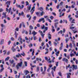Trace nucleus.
Here are the masks:
<instances>
[{"label":"nucleus","mask_w":78,"mask_h":78,"mask_svg":"<svg viewBox=\"0 0 78 78\" xmlns=\"http://www.w3.org/2000/svg\"><path fill=\"white\" fill-rule=\"evenodd\" d=\"M62 11L63 12H65L66 11V9H63L62 11H61V10L60 9H59V12H60V14H59V17H61L62 16H64V13H62V14H61V13H62Z\"/></svg>","instance_id":"obj_1"},{"label":"nucleus","mask_w":78,"mask_h":78,"mask_svg":"<svg viewBox=\"0 0 78 78\" xmlns=\"http://www.w3.org/2000/svg\"><path fill=\"white\" fill-rule=\"evenodd\" d=\"M23 64V62L22 61H21L20 63H18L17 64L16 66V67L17 70H18L19 69V67H21L22 66Z\"/></svg>","instance_id":"obj_2"},{"label":"nucleus","mask_w":78,"mask_h":78,"mask_svg":"<svg viewBox=\"0 0 78 78\" xmlns=\"http://www.w3.org/2000/svg\"><path fill=\"white\" fill-rule=\"evenodd\" d=\"M41 29L42 30L44 29V30H43V33H45V31L48 30V27H45L44 25H43V27H41Z\"/></svg>","instance_id":"obj_3"},{"label":"nucleus","mask_w":78,"mask_h":78,"mask_svg":"<svg viewBox=\"0 0 78 78\" xmlns=\"http://www.w3.org/2000/svg\"><path fill=\"white\" fill-rule=\"evenodd\" d=\"M16 6L17 8H19L21 9H23V8H24V5H22V6L21 7L20 5H18V4H16Z\"/></svg>","instance_id":"obj_4"},{"label":"nucleus","mask_w":78,"mask_h":78,"mask_svg":"<svg viewBox=\"0 0 78 78\" xmlns=\"http://www.w3.org/2000/svg\"><path fill=\"white\" fill-rule=\"evenodd\" d=\"M35 9V7L34 6L32 8V9L30 11V12H31V14L32 15L33 14V13H34V12L35 10L34 9Z\"/></svg>","instance_id":"obj_5"},{"label":"nucleus","mask_w":78,"mask_h":78,"mask_svg":"<svg viewBox=\"0 0 78 78\" xmlns=\"http://www.w3.org/2000/svg\"><path fill=\"white\" fill-rule=\"evenodd\" d=\"M29 28L30 30H29V34L30 35H31V30H33V27L32 26L30 25L29 26Z\"/></svg>","instance_id":"obj_6"},{"label":"nucleus","mask_w":78,"mask_h":78,"mask_svg":"<svg viewBox=\"0 0 78 78\" xmlns=\"http://www.w3.org/2000/svg\"><path fill=\"white\" fill-rule=\"evenodd\" d=\"M39 32L41 33V34L42 37H43V38L44 39V36H45V34H43V32H42V31H41V30H39Z\"/></svg>","instance_id":"obj_7"},{"label":"nucleus","mask_w":78,"mask_h":78,"mask_svg":"<svg viewBox=\"0 0 78 78\" xmlns=\"http://www.w3.org/2000/svg\"><path fill=\"white\" fill-rule=\"evenodd\" d=\"M41 21H43V23H45V19L44 18H41L38 21V22H41Z\"/></svg>","instance_id":"obj_8"},{"label":"nucleus","mask_w":78,"mask_h":78,"mask_svg":"<svg viewBox=\"0 0 78 78\" xmlns=\"http://www.w3.org/2000/svg\"><path fill=\"white\" fill-rule=\"evenodd\" d=\"M11 49L12 50V51L13 52H15V51H16V49L14 48V46H12Z\"/></svg>","instance_id":"obj_9"},{"label":"nucleus","mask_w":78,"mask_h":78,"mask_svg":"<svg viewBox=\"0 0 78 78\" xmlns=\"http://www.w3.org/2000/svg\"><path fill=\"white\" fill-rule=\"evenodd\" d=\"M2 15L3 16H3L2 17V19H3V18L4 17H5V18H6V13L5 12H3L2 13Z\"/></svg>","instance_id":"obj_10"},{"label":"nucleus","mask_w":78,"mask_h":78,"mask_svg":"<svg viewBox=\"0 0 78 78\" xmlns=\"http://www.w3.org/2000/svg\"><path fill=\"white\" fill-rule=\"evenodd\" d=\"M73 67L74 69H75V70H76V69H78V68L77 67V65H73Z\"/></svg>","instance_id":"obj_11"},{"label":"nucleus","mask_w":78,"mask_h":78,"mask_svg":"<svg viewBox=\"0 0 78 78\" xmlns=\"http://www.w3.org/2000/svg\"><path fill=\"white\" fill-rule=\"evenodd\" d=\"M62 47H63V43H62L60 45V47L59 48L60 50H62Z\"/></svg>","instance_id":"obj_12"},{"label":"nucleus","mask_w":78,"mask_h":78,"mask_svg":"<svg viewBox=\"0 0 78 78\" xmlns=\"http://www.w3.org/2000/svg\"><path fill=\"white\" fill-rule=\"evenodd\" d=\"M75 28V27H70L69 28V29H70V30H72L74 32V30H73V29H74V28H75V30L76 29Z\"/></svg>","instance_id":"obj_13"},{"label":"nucleus","mask_w":78,"mask_h":78,"mask_svg":"<svg viewBox=\"0 0 78 78\" xmlns=\"http://www.w3.org/2000/svg\"><path fill=\"white\" fill-rule=\"evenodd\" d=\"M40 16H42L45 14V12L44 11H42V12L40 13Z\"/></svg>","instance_id":"obj_14"},{"label":"nucleus","mask_w":78,"mask_h":78,"mask_svg":"<svg viewBox=\"0 0 78 78\" xmlns=\"http://www.w3.org/2000/svg\"><path fill=\"white\" fill-rule=\"evenodd\" d=\"M6 5H10V3H11V1H8L5 2Z\"/></svg>","instance_id":"obj_15"},{"label":"nucleus","mask_w":78,"mask_h":78,"mask_svg":"<svg viewBox=\"0 0 78 78\" xmlns=\"http://www.w3.org/2000/svg\"><path fill=\"white\" fill-rule=\"evenodd\" d=\"M48 39L49 40L51 39V35L50 34V33H49L48 34Z\"/></svg>","instance_id":"obj_16"},{"label":"nucleus","mask_w":78,"mask_h":78,"mask_svg":"<svg viewBox=\"0 0 78 78\" xmlns=\"http://www.w3.org/2000/svg\"><path fill=\"white\" fill-rule=\"evenodd\" d=\"M19 16H24V13L23 12H22L21 13H19Z\"/></svg>","instance_id":"obj_17"},{"label":"nucleus","mask_w":78,"mask_h":78,"mask_svg":"<svg viewBox=\"0 0 78 78\" xmlns=\"http://www.w3.org/2000/svg\"><path fill=\"white\" fill-rule=\"evenodd\" d=\"M27 8L28 10H30L31 9V5H28Z\"/></svg>","instance_id":"obj_18"},{"label":"nucleus","mask_w":78,"mask_h":78,"mask_svg":"<svg viewBox=\"0 0 78 78\" xmlns=\"http://www.w3.org/2000/svg\"><path fill=\"white\" fill-rule=\"evenodd\" d=\"M9 61L11 64H13V63H14V60H9Z\"/></svg>","instance_id":"obj_19"},{"label":"nucleus","mask_w":78,"mask_h":78,"mask_svg":"<svg viewBox=\"0 0 78 78\" xmlns=\"http://www.w3.org/2000/svg\"><path fill=\"white\" fill-rule=\"evenodd\" d=\"M24 72L25 73H26L25 75H27L28 73H29V71H28V70H25Z\"/></svg>","instance_id":"obj_20"},{"label":"nucleus","mask_w":78,"mask_h":78,"mask_svg":"<svg viewBox=\"0 0 78 78\" xmlns=\"http://www.w3.org/2000/svg\"><path fill=\"white\" fill-rule=\"evenodd\" d=\"M58 22L55 23L54 24L55 27V28H57V27H58Z\"/></svg>","instance_id":"obj_21"},{"label":"nucleus","mask_w":78,"mask_h":78,"mask_svg":"<svg viewBox=\"0 0 78 78\" xmlns=\"http://www.w3.org/2000/svg\"><path fill=\"white\" fill-rule=\"evenodd\" d=\"M37 32H35V31L34 30L32 33V34H33V35H34H34H36V34H37Z\"/></svg>","instance_id":"obj_22"},{"label":"nucleus","mask_w":78,"mask_h":78,"mask_svg":"<svg viewBox=\"0 0 78 78\" xmlns=\"http://www.w3.org/2000/svg\"><path fill=\"white\" fill-rule=\"evenodd\" d=\"M52 33H53L55 31V29H54V27H53V26H52Z\"/></svg>","instance_id":"obj_23"},{"label":"nucleus","mask_w":78,"mask_h":78,"mask_svg":"<svg viewBox=\"0 0 78 78\" xmlns=\"http://www.w3.org/2000/svg\"><path fill=\"white\" fill-rule=\"evenodd\" d=\"M20 73H19V75L18 76L17 75H15V78H20Z\"/></svg>","instance_id":"obj_24"},{"label":"nucleus","mask_w":78,"mask_h":78,"mask_svg":"<svg viewBox=\"0 0 78 78\" xmlns=\"http://www.w3.org/2000/svg\"><path fill=\"white\" fill-rule=\"evenodd\" d=\"M4 42V39H2L1 40V43H0V45H2L3 44Z\"/></svg>","instance_id":"obj_25"},{"label":"nucleus","mask_w":78,"mask_h":78,"mask_svg":"<svg viewBox=\"0 0 78 78\" xmlns=\"http://www.w3.org/2000/svg\"><path fill=\"white\" fill-rule=\"evenodd\" d=\"M39 70H40L39 67V66H37L36 68L37 72H38L39 71Z\"/></svg>","instance_id":"obj_26"},{"label":"nucleus","mask_w":78,"mask_h":78,"mask_svg":"<svg viewBox=\"0 0 78 78\" xmlns=\"http://www.w3.org/2000/svg\"><path fill=\"white\" fill-rule=\"evenodd\" d=\"M39 10L40 11H43L44 10V8L42 7H41L39 8Z\"/></svg>","instance_id":"obj_27"},{"label":"nucleus","mask_w":78,"mask_h":78,"mask_svg":"<svg viewBox=\"0 0 78 78\" xmlns=\"http://www.w3.org/2000/svg\"><path fill=\"white\" fill-rule=\"evenodd\" d=\"M10 58V57H8L5 59V61H8V60H9V59Z\"/></svg>","instance_id":"obj_28"},{"label":"nucleus","mask_w":78,"mask_h":78,"mask_svg":"<svg viewBox=\"0 0 78 78\" xmlns=\"http://www.w3.org/2000/svg\"><path fill=\"white\" fill-rule=\"evenodd\" d=\"M36 60H37V61H38L39 60V61H42V60L41 59V58H36Z\"/></svg>","instance_id":"obj_29"},{"label":"nucleus","mask_w":78,"mask_h":78,"mask_svg":"<svg viewBox=\"0 0 78 78\" xmlns=\"http://www.w3.org/2000/svg\"><path fill=\"white\" fill-rule=\"evenodd\" d=\"M70 56H71V57H72V56H75V54L73 53H71V54H70Z\"/></svg>","instance_id":"obj_30"},{"label":"nucleus","mask_w":78,"mask_h":78,"mask_svg":"<svg viewBox=\"0 0 78 78\" xmlns=\"http://www.w3.org/2000/svg\"><path fill=\"white\" fill-rule=\"evenodd\" d=\"M70 23H75V20L73 19L72 20V22Z\"/></svg>","instance_id":"obj_31"},{"label":"nucleus","mask_w":78,"mask_h":78,"mask_svg":"<svg viewBox=\"0 0 78 78\" xmlns=\"http://www.w3.org/2000/svg\"><path fill=\"white\" fill-rule=\"evenodd\" d=\"M56 66H54V68L53 67L52 68V69L55 72V70H56Z\"/></svg>","instance_id":"obj_32"},{"label":"nucleus","mask_w":78,"mask_h":78,"mask_svg":"<svg viewBox=\"0 0 78 78\" xmlns=\"http://www.w3.org/2000/svg\"><path fill=\"white\" fill-rule=\"evenodd\" d=\"M63 5V2H61L60 3L59 6H62Z\"/></svg>","instance_id":"obj_33"},{"label":"nucleus","mask_w":78,"mask_h":78,"mask_svg":"<svg viewBox=\"0 0 78 78\" xmlns=\"http://www.w3.org/2000/svg\"><path fill=\"white\" fill-rule=\"evenodd\" d=\"M26 6H28V5H29V2H28L26 1Z\"/></svg>","instance_id":"obj_34"},{"label":"nucleus","mask_w":78,"mask_h":78,"mask_svg":"<svg viewBox=\"0 0 78 78\" xmlns=\"http://www.w3.org/2000/svg\"><path fill=\"white\" fill-rule=\"evenodd\" d=\"M34 49H33L32 52V56H34Z\"/></svg>","instance_id":"obj_35"},{"label":"nucleus","mask_w":78,"mask_h":78,"mask_svg":"<svg viewBox=\"0 0 78 78\" xmlns=\"http://www.w3.org/2000/svg\"><path fill=\"white\" fill-rule=\"evenodd\" d=\"M4 70V68H2L1 69H0V73H1V72H2L3 71V70Z\"/></svg>","instance_id":"obj_36"},{"label":"nucleus","mask_w":78,"mask_h":78,"mask_svg":"<svg viewBox=\"0 0 78 78\" xmlns=\"http://www.w3.org/2000/svg\"><path fill=\"white\" fill-rule=\"evenodd\" d=\"M73 46L74 47H76V45H75V42H74V41L73 42Z\"/></svg>","instance_id":"obj_37"},{"label":"nucleus","mask_w":78,"mask_h":78,"mask_svg":"<svg viewBox=\"0 0 78 78\" xmlns=\"http://www.w3.org/2000/svg\"><path fill=\"white\" fill-rule=\"evenodd\" d=\"M24 64L26 67H27V62H24Z\"/></svg>","instance_id":"obj_38"},{"label":"nucleus","mask_w":78,"mask_h":78,"mask_svg":"<svg viewBox=\"0 0 78 78\" xmlns=\"http://www.w3.org/2000/svg\"><path fill=\"white\" fill-rule=\"evenodd\" d=\"M21 55H22L23 56H25V53L24 52H23V54L21 53Z\"/></svg>","instance_id":"obj_39"},{"label":"nucleus","mask_w":78,"mask_h":78,"mask_svg":"<svg viewBox=\"0 0 78 78\" xmlns=\"http://www.w3.org/2000/svg\"><path fill=\"white\" fill-rule=\"evenodd\" d=\"M34 75H35V74H32L31 75V77H33L34 76V78H36V77H35V76H34Z\"/></svg>","instance_id":"obj_40"},{"label":"nucleus","mask_w":78,"mask_h":78,"mask_svg":"<svg viewBox=\"0 0 78 78\" xmlns=\"http://www.w3.org/2000/svg\"><path fill=\"white\" fill-rule=\"evenodd\" d=\"M26 78H30V76L29 74H28L27 76L26 77Z\"/></svg>","instance_id":"obj_41"},{"label":"nucleus","mask_w":78,"mask_h":78,"mask_svg":"<svg viewBox=\"0 0 78 78\" xmlns=\"http://www.w3.org/2000/svg\"><path fill=\"white\" fill-rule=\"evenodd\" d=\"M33 39H34V41H36V39H37V37H36L34 36V37Z\"/></svg>","instance_id":"obj_42"},{"label":"nucleus","mask_w":78,"mask_h":78,"mask_svg":"<svg viewBox=\"0 0 78 78\" xmlns=\"http://www.w3.org/2000/svg\"><path fill=\"white\" fill-rule=\"evenodd\" d=\"M22 26L24 28H25V24H24V23L23 22H22Z\"/></svg>","instance_id":"obj_43"},{"label":"nucleus","mask_w":78,"mask_h":78,"mask_svg":"<svg viewBox=\"0 0 78 78\" xmlns=\"http://www.w3.org/2000/svg\"><path fill=\"white\" fill-rule=\"evenodd\" d=\"M58 54H59V51H58L57 52H56L55 55L57 56H58Z\"/></svg>","instance_id":"obj_44"},{"label":"nucleus","mask_w":78,"mask_h":78,"mask_svg":"<svg viewBox=\"0 0 78 78\" xmlns=\"http://www.w3.org/2000/svg\"><path fill=\"white\" fill-rule=\"evenodd\" d=\"M69 46L70 48H72V47H73L72 44L71 43H70V44H69Z\"/></svg>","instance_id":"obj_45"},{"label":"nucleus","mask_w":78,"mask_h":78,"mask_svg":"<svg viewBox=\"0 0 78 78\" xmlns=\"http://www.w3.org/2000/svg\"><path fill=\"white\" fill-rule=\"evenodd\" d=\"M73 18L72 17L70 18H69V21H70V22H71V21H72V20H73Z\"/></svg>","instance_id":"obj_46"},{"label":"nucleus","mask_w":78,"mask_h":78,"mask_svg":"<svg viewBox=\"0 0 78 78\" xmlns=\"http://www.w3.org/2000/svg\"><path fill=\"white\" fill-rule=\"evenodd\" d=\"M37 27H38V28H39L40 27H41V25H40V24H37Z\"/></svg>","instance_id":"obj_47"},{"label":"nucleus","mask_w":78,"mask_h":78,"mask_svg":"<svg viewBox=\"0 0 78 78\" xmlns=\"http://www.w3.org/2000/svg\"><path fill=\"white\" fill-rule=\"evenodd\" d=\"M3 9L2 8L0 9V12H3Z\"/></svg>","instance_id":"obj_48"},{"label":"nucleus","mask_w":78,"mask_h":78,"mask_svg":"<svg viewBox=\"0 0 78 78\" xmlns=\"http://www.w3.org/2000/svg\"><path fill=\"white\" fill-rule=\"evenodd\" d=\"M29 47H33V44H30V45H29Z\"/></svg>","instance_id":"obj_49"},{"label":"nucleus","mask_w":78,"mask_h":78,"mask_svg":"<svg viewBox=\"0 0 78 78\" xmlns=\"http://www.w3.org/2000/svg\"><path fill=\"white\" fill-rule=\"evenodd\" d=\"M66 58H67L68 59H69L70 58V55H68L66 56Z\"/></svg>","instance_id":"obj_50"},{"label":"nucleus","mask_w":78,"mask_h":78,"mask_svg":"<svg viewBox=\"0 0 78 78\" xmlns=\"http://www.w3.org/2000/svg\"><path fill=\"white\" fill-rule=\"evenodd\" d=\"M67 76H70L69 75H71V73H68L67 74Z\"/></svg>","instance_id":"obj_51"},{"label":"nucleus","mask_w":78,"mask_h":78,"mask_svg":"<svg viewBox=\"0 0 78 78\" xmlns=\"http://www.w3.org/2000/svg\"><path fill=\"white\" fill-rule=\"evenodd\" d=\"M11 40L12 41H14V38H13V37H11Z\"/></svg>","instance_id":"obj_52"},{"label":"nucleus","mask_w":78,"mask_h":78,"mask_svg":"<svg viewBox=\"0 0 78 78\" xmlns=\"http://www.w3.org/2000/svg\"><path fill=\"white\" fill-rule=\"evenodd\" d=\"M48 44L49 45H50L51 46V41H49L48 42Z\"/></svg>","instance_id":"obj_53"},{"label":"nucleus","mask_w":78,"mask_h":78,"mask_svg":"<svg viewBox=\"0 0 78 78\" xmlns=\"http://www.w3.org/2000/svg\"><path fill=\"white\" fill-rule=\"evenodd\" d=\"M46 10H48V11H49V10H50V9H48V7H46Z\"/></svg>","instance_id":"obj_54"},{"label":"nucleus","mask_w":78,"mask_h":78,"mask_svg":"<svg viewBox=\"0 0 78 78\" xmlns=\"http://www.w3.org/2000/svg\"><path fill=\"white\" fill-rule=\"evenodd\" d=\"M44 72H46V69H47V68L46 67V66H44Z\"/></svg>","instance_id":"obj_55"},{"label":"nucleus","mask_w":78,"mask_h":78,"mask_svg":"<svg viewBox=\"0 0 78 78\" xmlns=\"http://www.w3.org/2000/svg\"><path fill=\"white\" fill-rule=\"evenodd\" d=\"M13 58L17 61V58L15 57H13Z\"/></svg>","instance_id":"obj_56"},{"label":"nucleus","mask_w":78,"mask_h":78,"mask_svg":"<svg viewBox=\"0 0 78 78\" xmlns=\"http://www.w3.org/2000/svg\"><path fill=\"white\" fill-rule=\"evenodd\" d=\"M65 41H66V42L67 43L68 41H69V39L68 38H66L65 39Z\"/></svg>","instance_id":"obj_57"},{"label":"nucleus","mask_w":78,"mask_h":78,"mask_svg":"<svg viewBox=\"0 0 78 78\" xmlns=\"http://www.w3.org/2000/svg\"><path fill=\"white\" fill-rule=\"evenodd\" d=\"M11 8H10L9 9L8 13H9V12H10V11H11Z\"/></svg>","instance_id":"obj_58"},{"label":"nucleus","mask_w":78,"mask_h":78,"mask_svg":"<svg viewBox=\"0 0 78 78\" xmlns=\"http://www.w3.org/2000/svg\"><path fill=\"white\" fill-rule=\"evenodd\" d=\"M41 45L42 47H43L44 45V43L43 42H42L41 44Z\"/></svg>","instance_id":"obj_59"},{"label":"nucleus","mask_w":78,"mask_h":78,"mask_svg":"<svg viewBox=\"0 0 78 78\" xmlns=\"http://www.w3.org/2000/svg\"><path fill=\"white\" fill-rule=\"evenodd\" d=\"M27 18H29V17H30V15L28 14L27 15Z\"/></svg>","instance_id":"obj_60"},{"label":"nucleus","mask_w":78,"mask_h":78,"mask_svg":"<svg viewBox=\"0 0 78 78\" xmlns=\"http://www.w3.org/2000/svg\"><path fill=\"white\" fill-rule=\"evenodd\" d=\"M35 14H36V15H37V16H38L39 14V12H36L35 13Z\"/></svg>","instance_id":"obj_61"},{"label":"nucleus","mask_w":78,"mask_h":78,"mask_svg":"<svg viewBox=\"0 0 78 78\" xmlns=\"http://www.w3.org/2000/svg\"><path fill=\"white\" fill-rule=\"evenodd\" d=\"M62 22H63V21L62 20H61L59 21L60 23H62Z\"/></svg>","instance_id":"obj_62"},{"label":"nucleus","mask_w":78,"mask_h":78,"mask_svg":"<svg viewBox=\"0 0 78 78\" xmlns=\"http://www.w3.org/2000/svg\"><path fill=\"white\" fill-rule=\"evenodd\" d=\"M66 58H64L62 59L63 61H66Z\"/></svg>","instance_id":"obj_63"},{"label":"nucleus","mask_w":78,"mask_h":78,"mask_svg":"<svg viewBox=\"0 0 78 78\" xmlns=\"http://www.w3.org/2000/svg\"><path fill=\"white\" fill-rule=\"evenodd\" d=\"M16 31H19V28H16L15 30Z\"/></svg>","instance_id":"obj_64"}]
</instances>
